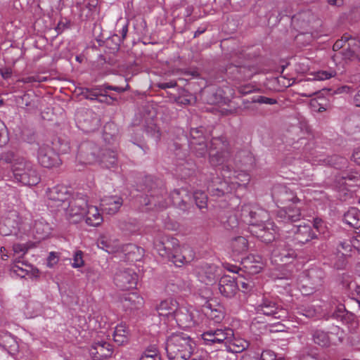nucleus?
<instances>
[{"instance_id": "obj_1", "label": "nucleus", "mask_w": 360, "mask_h": 360, "mask_svg": "<svg viewBox=\"0 0 360 360\" xmlns=\"http://www.w3.org/2000/svg\"><path fill=\"white\" fill-rule=\"evenodd\" d=\"M198 132L197 129L191 130V135L193 139L189 141V145L197 155L204 156L207 152V146L203 137L197 140L194 136V134ZM208 153L210 163L214 167H220L219 169L223 179L222 181H214L219 184L217 187H208L212 195L219 197L225 193H232L238 188L245 187L248 184L250 180L248 173L243 170L231 169L235 164V160L231 158L227 142L224 138L212 139Z\"/></svg>"}, {"instance_id": "obj_2", "label": "nucleus", "mask_w": 360, "mask_h": 360, "mask_svg": "<svg viewBox=\"0 0 360 360\" xmlns=\"http://www.w3.org/2000/svg\"><path fill=\"white\" fill-rule=\"evenodd\" d=\"M239 221L249 226L250 232L264 243L273 241L277 228L269 221V214L256 204L243 205L240 210Z\"/></svg>"}, {"instance_id": "obj_3", "label": "nucleus", "mask_w": 360, "mask_h": 360, "mask_svg": "<svg viewBox=\"0 0 360 360\" xmlns=\"http://www.w3.org/2000/svg\"><path fill=\"white\" fill-rule=\"evenodd\" d=\"M202 344L217 348L224 347L232 353H240L248 348L249 341L235 336L233 330L229 328L210 329L201 335Z\"/></svg>"}, {"instance_id": "obj_4", "label": "nucleus", "mask_w": 360, "mask_h": 360, "mask_svg": "<svg viewBox=\"0 0 360 360\" xmlns=\"http://www.w3.org/2000/svg\"><path fill=\"white\" fill-rule=\"evenodd\" d=\"M6 162L11 165V171L14 179L25 186H35L41 180L34 165L22 157H17L13 153L4 155Z\"/></svg>"}, {"instance_id": "obj_5", "label": "nucleus", "mask_w": 360, "mask_h": 360, "mask_svg": "<svg viewBox=\"0 0 360 360\" xmlns=\"http://www.w3.org/2000/svg\"><path fill=\"white\" fill-rule=\"evenodd\" d=\"M194 347V341L183 333L171 335L165 343V350L169 360H187Z\"/></svg>"}, {"instance_id": "obj_6", "label": "nucleus", "mask_w": 360, "mask_h": 360, "mask_svg": "<svg viewBox=\"0 0 360 360\" xmlns=\"http://www.w3.org/2000/svg\"><path fill=\"white\" fill-rule=\"evenodd\" d=\"M154 246L160 256L171 261L176 266H181L194 257L192 250H190L191 254L188 257L179 254V241L174 238L162 236L155 240Z\"/></svg>"}, {"instance_id": "obj_7", "label": "nucleus", "mask_w": 360, "mask_h": 360, "mask_svg": "<svg viewBox=\"0 0 360 360\" xmlns=\"http://www.w3.org/2000/svg\"><path fill=\"white\" fill-rule=\"evenodd\" d=\"M359 47V41L352 37L349 34H345L342 38L333 44V49L336 53L333 56L335 63H339L338 59L342 56L343 59L348 60L355 57L354 52Z\"/></svg>"}, {"instance_id": "obj_8", "label": "nucleus", "mask_w": 360, "mask_h": 360, "mask_svg": "<svg viewBox=\"0 0 360 360\" xmlns=\"http://www.w3.org/2000/svg\"><path fill=\"white\" fill-rule=\"evenodd\" d=\"M98 149L96 146H90L85 152L82 153L83 158L86 164L98 162L103 167L110 168L112 165L111 161L112 155L110 149H101L99 154L96 155Z\"/></svg>"}, {"instance_id": "obj_9", "label": "nucleus", "mask_w": 360, "mask_h": 360, "mask_svg": "<svg viewBox=\"0 0 360 360\" xmlns=\"http://www.w3.org/2000/svg\"><path fill=\"white\" fill-rule=\"evenodd\" d=\"M198 311L193 309H187L186 307H177V309L172 317L177 323V325L184 329L191 328L198 323L196 319Z\"/></svg>"}, {"instance_id": "obj_10", "label": "nucleus", "mask_w": 360, "mask_h": 360, "mask_svg": "<svg viewBox=\"0 0 360 360\" xmlns=\"http://www.w3.org/2000/svg\"><path fill=\"white\" fill-rule=\"evenodd\" d=\"M87 202L84 198H78L71 200L65 210L67 219L71 223H77L84 218L87 207Z\"/></svg>"}, {"instance_id": "obj_11", "label": "nucleus", "mask_w": 360, "mask_h": 360, "mask_svg": "<svg viewBox=\"0 0 360 360\" xmlns=\"http://www.w3.org/2000/svg\"><path fill=\"white\" fill-rule=\"evenodd\" d=\"M20 218L15 210L7 212L0 222V233L4 236H9L15 233L19 229Z\"/></svg>"}, {"instance_id": "obj_12", "label": "nucleus", "mask_w": 360, "mask_h": 360, "mask_svg": "<svg viewBox=\"0 0 360 360\" xmlns=\"http://www.w3.org/2000/svg\"><path fill=\"white\" fill-rule=\"evenodd\" d=\"M195 275L200 282L212 285L221 275L220 269L214 264H202L196 267Z\"/></svg>"}, {"instance_id": "obj_13", "label": "nucleus", "mask_w": 360, "mask_h": 360, "mask_svg": "<svg viewBox=\"0 0 360 360\" xmlns=\"http://www.w3.org/2000/svg\"><path fill=\"white\" fill-rule=\"evenodd\" d=\"M37 158L39 164L47 168L58 165L60 160L58 153L48 144L39 146Z\"/></svg>"}, {"instance_id": "obj_14", "label": "nucleus", "mask_w": 360, "mask_h": 360, "mask_svg": "<svg viewBox=\"0 0 360 360\" xmlns=\"http://www.w3.org/2000/svg\"><path fill=\"white\" fill-rule=\"evenodd\" d=\"M255 309L257 313L272 316L275 319H283L286 316V311L284 309H278L275 302L266 297L262 298Z\"/></svg>"}, {"instance_id": "obj_15", "label": "nucleus", "mask_w": 360, "mask_h": 360, "mask_svg": "<svg viewBox=\"0 0 360 360\" xmlns=\"http://www.w3.org/2000/svg\"><path fill=\"white\" fill-rule=\"evenodd\" d=\"M273 198L278 203L285 205L288 202H292L291 205L300 202V200L296 198L292 191V188L285 186H279L275 187L273 191Z\"/></svg>"}, {"instance_id": "obj_16", "label": "nucleus", "mask_w": 360, "mask_h": 360, "mask_svg": "<svg viewBox=\"0 0 360 360\" xmlns=\"http://www.w3.org/2000/svg\"><path fill=\"white\" fill-rule=\"evenodd\" d=\"M218 290L224 297H233L238 290V282L236 281L235 278L224 275L219 279Z\"/></svg>"}, {"instance_id": "obj_17", "label": "nucleus", "mask_w": 360, "mask_h": 360, "mask_svg": "<svg viewBox=\"0 0 360 360\" xmlns=\"http://www.w3.org/2000/svg\"><path fill=\"white\" fill-rule=\"evenodd\" d=\"M117 285L124 290L134 289L137 285L138 275L131 269H127L116 276Z\"/></svg>"}, {"instance_id": "obj_18", "label": "nucleus", "mask_w": 360, "mask_h": 360, "mask_svg": "<svg viewBox=\"0 0 360 360\" xmlns=\"http://www.w3.org/2000/svg\"><path fill=\"white\" fill-rule=\"evenodd\" d=\"M112 347L106 342H97L90 349V354L94 360H105L111 357Z\"/></svg>"}, {"instance_id": "obj_19", "label": "nucleus", "mask_w": 360, "mask_h": 360, "mask_svg": "<svg viewBox=\"0 0 360 360\" xmlns=\"http://www.w3.org/2000/svg\"><path fill=\"white\" fill-rule=\"evenodd\" d=\"M107 89L112 90L111 86H108L105 89H85L82 91V94L86 98L90 100H97L101 103H105L110 104L112 102V97L107 94Z\"/></svg>"}, {"instance_id": "obj_20", "label": "nucleus", "mask_w": 360, "mask_h": 360, "mask_svg": "<svg viewBox=\"0 0 360 360\" xmlns=\"http://www.w3.org/2000/svg\"><path fill=\"white\" fill-rule=\"evenodd\" d=\"M290 231L294 234V240L301 244H304L316 237L314 233L311 232V226L309 224L293 225Z\"/></svg>"}, {"instance_id": "obj_21", "label": "nucleus", "mask_w": 360, "mask_h": 360, "mask_svg": "<svg viewBox=\"0 0 360 360\" xmlns=\"http://www.w3.org/2000/svg\"><path fill=\"white\" fill-rule=\"evenodd\" d=\"M0 347L11 355L18 352V343L15 338L9 333L0 331Z\"/></svg>"}, {"instance_id": "obj_22", "label": "nucleus", "mask_w": 360, "mask_h": 360, "mask_svg": "<svg viewBox=\"0 0 360 360\" xmlns=\"http://www.w3.org/2000/svg\"><path fill=\"white\" fill-rule=\"evenodd\" d=\"M278 217L281 221H297L300 219L301 212L298 207H294V205L283 206L278 211Z\"/></svg>"}, {"instance_id": "obj_23", "label": "nucleus", "mask_w": 360, "mask_h": 360, "mask_svg": "<svg viewBox=\"0 0 360 360\" xmlns=\"http://www.w3.org/2000/svg\"><path fill=\"white\" fill-rule=\"evenodd\" d=\"M178 303L173 299L162 301L157 307V311L160 316L172 318L174 316L178 307Z\"/></svg>"}, {"instance_id": "obj_24", "label": "nucleus", "mask_w": 360, "mask_h": 360, "mask_svg": "<svg viewBox=\"0 0 360 360\" xmlns=\"http://www.w3.org/2000/svg\"><path fill=\"white\" fill-rule=\"evenodd\" d=\"M129 330L124 323H120L114 328V342L124 345L129 342Z\"/></svg>"}, {"instance_id": "obj_25", "label": "nucleus", "mask_w": 360, "mask_h": 360, "mask_svg": "<svg viewBox=\"0 0 360 360\" xmlns=\"http://www.w3.org/2000/svg\"><path fill=\"white\" fill-rule=\"evenodd\" d=\"M51 231L49 224L44 219L36 220L32 227V232L36 238L41 240L46 238Z\"/></svg>"}, {"instance_id": "obj_26", "label": "nucleus", "mask_w": 360, "mask_h": 360, "mask_svg": "<svg viewBox=\"0 0 360 360\" xmlns=\"http://www.w3.org/2000/svg\"><path fill=\"white\" fill-rule=\"evenodd\" d=\"M84 218L85 219L86 223L92 226L99 225L103 221V218L100 214L98 208L95 206L87 205Z\"/></svg>"}, {"instance_id": "obj_27", "label": "nucleus", "mask_w": 360, "mask_h": 360, "mask_svg": "<svg viewBox=\"0 0 360 360\" xmlns=\"http://www.w3.org/2000/svg\"><path fill=\"white\" fill-rule=\"evenodd\" d=\"M124 306L127 308L136 309L142 306L143 299L137 292H131L124 295L122 298Z\"/></svg>"}, {"instance_id": "obj_28", "label": "nucleus", "mask_w": 360, "mask_h": 360, "mask_svg": "<svg viewBox=\"0 0 360 360\" xmlns=\"http://www.w3.org/2000/svg\"><path fill=\"white\" fill-rule=\"evenodd\" d=\"M306 158L307 161L309 162L303 163L301 161L296 160L294 161V165L309 171V168L307 167H309L314 165L330 164V161L323 158L322 155H314V153H311L310 155L306 156Z\"/></svg>"}, {"instance_id": "obj_29", "label": "nucleus", "mask_w": 360, "mask_h": 360, "mask_svg": "<svg viewBox=\"0 0 360 360\" xmlns=\"http://www.w3.org/2000/svg\"><path fill=\"white\" fill-rule=\"evenodd\" d=\"M345 223L354 229L360 228V211L355 207H351L344 214Z\"/></svg>"}, {"instance_id": "obj_30", "label": "nucleus", "mask_w": 360, "mask_h": 360, "mask_svg": "<svg viewBox=\"0 0 360 360\" xmlns=\"http://www.w3.org/2000/svg\"><path fill=\"white\" fill-rule=\"evenodd\" d=\"M340 189L345 188L348 191H352V187L360 186V175L357 173H349L342 176Z\"/></svg>"}, {"instance_id": "obj_31", "label": "nucleus", "mask_w": 360, "mask_h": 360, "mask_svg": "<svg viewBox=\"0 0 360 360\" xmlns=\"http://www.w3.org/2000/svg\"><path fill=\"white\" fill-rule=\"evenodd\" d=\"M67 190L63 186H55L52 188H49L47 191V196L49 199L56 202H65L66 199Z\"/></svg>"}, {"instance_id": "obj_32", "label": "nucleus", "mask_w": 360, "mask_h": 360, "mask_svg": "<svg viewBox=\"0 0 360 360\" xmlns=\"http://www.w3.org/2000/svg\"><path fill=\"white\" fill-rule=\"evenodd\" d=\"M231 247L234 254L241 255L247 252L248 243L245 237L239 236L232 240Z\"/></svg>"}, {"instance_id": "obj_33", "label": "nucleus", "mask_w": 360, "mask_h": 360, "mask_svg": "<svg viewBox=\"0 0 360 360\" xmlns=\"http://www.w3.org/2000/svg\"><path fill=\"white\" fill-rule=\"evenodd\" d=\"M336 75V71L333 69L328 70H319L311 72L309 77L307 79V81H324L329 79Z\"/></svg>"}, {"instance_id": "obj_34", "label": "nucleus", "mask_w": 360, "mask_h": 360, "mask_svg": "<svg viewBox=\"0 0 360 360\" xmlns=\"http://www.w3.org/2000/svg\"><path fill=\"white\" fill-rule=\"evenodd\" d=\"M314 342L321 347H327L333 340L332 338L323 330H316L313 334Z\"/></svg>"}, {"instance_id": "obj_35", "label": "nucleus", "mask_w": 360, "mask_h": 360, "mask_svg": "<svg viewBox=\"0 0 360 360\" xmlns=\"http://www.w3.org/2000/svg\"><path fill=\"white\" fill-rule=\"evenodd\" d=\"M139 360H161V357L156 347L150 346L142 353Z\"/></svg>"}, {"instance_id": "obj_36", "label": "nucleus", "mask_w": 360, "mask_h": 360, "mask_svg": "<svg viewBox=\"0 0 360 360\" xmlns=\"http://www.w3.org/2000/svg\"><path fill=\"white\" fill-rule=\"evenodd\" d=\"M347 127L351 134H360V115H354L349 118L347 122Z\"/></svg>"}, {"instance_id": "obj_37", "label": "nucleus", "mask_w": 360, "mask_h": 360, "mask_svg": "<svg viewBox=\"0 0 360 360\" xmlns=\"http://www.w3.org/2000/svg\"><path fill=\"white\" fill-rule=\"evenodd\" d=\"M193 198L195 201L197 206L202 209L207 205V195L202 191H195L193 193Z\"/></svg>"}, {"instance_id": "obj_38", "label": "nucleus", "mask_w": 360, "mask_h": 360, "mask_svg": "<svg viewBox=\"0 0 360 360\" xmlns=\"http://www.w3.org/2000/svg\"><path fill=\"white\" fill-rule=\"evenodd\" d=\"M273 255L274 257H281V261L282 262H287L286 259L293 258L295 255V252L292 250L286 249L282 250L281 252H279L278 250H274Z\"/></svg>"}, {"instance_id": "obj_39", "label": "nucleus", "mask_w": 360, "mask_h": 360, "mask_svg": "<svg viewBox=\"0 0 360 360\" xmlns=\"http://www.w3.org/2000/svg\"><path fill=\"white\" fill-rule=\"evenodd\" d=\"M297 309L299 314L303 315L308 318L314 317L317 314V309L312 307H305L304 306H300L297 307Z\"/></svg>"}, {"instance_id": "obj_40", "label": "nucleus", "mask_w": 360, "mask_h": 360, "mask_svg": "<svg viewBox=\"0 0 360 360\" xmlns=\"http://www.w3.org/2000/svg\"><path fill=\"white\" fill-rule=\"evenodd\" d=\"M314 227L320 234L323 235V237L327 236L328 228L325 222L321 219H315L314 221Z\"/></svg>"}, {"instance_id": "obj_41", "label": "nucleus", "mask_w": 360, "mask_h": 360, "mask_svg": "<svg viewBox=\"0 0 360 360\" xmlns=\"http://www.w3.org/2000/svg\"><path fill=\"white\" fill-rule=\"evenodd\" d=\"M146 134L150 136L155 142H157L160 138V133L157 126L154 124H151L148 126L146 129Z\"/></svg>"}, {"instance_id": "obj_42", "label": "nucleus", "mask_w": 360, "mask_h": 360, "mask_svg": "<svg viewBox=\"0 0 360 360\" xmlns=\"http://www.w3.org/2000/svg\"><path fill=\"white\" fill-rule=\"evenodd\" d=\"M8 140L9 138L6 127L0 120V147L6 145Z\"/></svg>"}, {"instance_id": "obj_43", "label": "nucleus", "mask_w": 360, "mask_h": 360, "mask_svg": "<svg viewBox=\"0 0 360 360\" xmlns=\"http://www.w3.org/2000/svg\"><path fill=\"white\" fill-rule=\"evenodd\" d=\"M83 253L81 250L77 251L73 257V263L72 264V266L73 268H79L82 267L84 262L82 257Z\"/></svg>"}, {"instance_id": "obj_44", "label": "nucleus", "mask_w": 360, "mask_h": 360, "mask_svg": "<svg viewBox=\"0 0 360 360\" xmlns=\"http://www.w3.org/2000/svg\"><path fill=\"white\" fill-rule=\"evenodd\" d=\"M296 173H297L299 175V179H300V184L302 186H309L310 183L309 181H311V175L309 172H307L306 174L302 172V171H296Z\"/></svg>"}, {"instance_id": "obj_45", "label": "nucleus", "mask_w": 360, "mask_h": 360, "mask_svg": "<svg viewBox=\"0 0 360 360\" xmlns=\"http://www.w3.org/2000/svg\"><path fill=\"white\" fill-rule=\"evenodd\" d=\"M98 246L99 248L110 253L112 250V248L110 241H108L105 238L102 237L98 241Z\"/></svg>"}, {"instance_id": "obj_46", "label": "nucleus", "mask_w": 360, "mask_h": 360, "mask_svg": "<svg viewBox=\"0 0 360 360\" xmlns=\"http://www.w3.org/2000/svg\"><path fill=\"white\" fill-rule=\"evenodd\" d=\"M184 192V190H174L171 194L172 202L174 205H179L180 202H184V200L181 198V195Z\"/></svg>"}, {"instance_id": "obj_47", "label": "nucleus", "mask_w": 360, "mask_h": 360, "mask_svg": "<svg viewBox=\"0 0 360 360\" xmlns=\"http://www.w3.org/2000/svg\"><path fill=\"white\" fill-rule=\"evenodd\" d=\"M135 250L139 251L140 249L133 244H127L122 248V251L124 253V255H128V259H131L130 255L131 252H134Z\"/></svg>"}, {"instance_id": "obj_48", "label": "nucleus", "mask_w": 360, "mask_h": 360, "mask_svg": "<svg viewBox=\"0 0 360 360\" xmlns=\"http://www.w3.org/2000/svg\"><path fill=\"white\" fill-rule=\"evenodd\" d=\"M58 255L56 252H51L49 253V255L47 258V266L49 267H53L58 262Z\"/></svg>"}, {"instance_id": "obj_49", "label": "nucleus", "mask_w": 360, "mask_h": 360, "mask_svg": "<svg viewBox=\"0 0 360 360\" xmlns=\"http://www.w3.org/2000/svg\"><path fill=\"white\" fill-rule=\"evenodd\" d=\"M352 243L350 241H344L340 243V246L338 247V250H342L344 252H342V255H346L348 252L352 250Z\"/></svg>"}, {"instance_id": "obj_50", "label": "nucleus", "mask_w": 360, "mask_h": 360, "mask_svg": "<svg viewBox=\"0 0 360 360\" xmlns=\"http://www.w3.org/2000/svg\"><path fill=\"white\" fill-rule=\"evenodd\" d=\"M348 288L349 290L354 289L356 293V297L355 298L356 302H357L359 307L360 308V285H357L355 282H350L348 284Z\"/></svg>"}, {"instance_id": "obj_51", "label": "nucleus", "mask_w": 360, "mask_h": 360, "mask_svg": "<svg viewBox=\"0 0 360 360\" xmlns=\"http://www.w3.org/2000/svg\"><path fill=\"white\" fill-rule=\"evenodd\" d=\"M12 270L20 277H25L28 272L27 270L24 269L22 267L20 266L19 262L15 263L13 265Z\"/></svg>"}, {"instance_id": "obj_52", "label": "nucleus", "mask_w": 360, "mask_h": 360, "mask_svg": "<svg viewBox=\"0 0 360 360\" xmlns=\"http://www.w3.org/2000/svg\"><path fill=\"white\" fill-rule=\"evenodd\" d=\"M278 358L274 352L271 350H265L262 353L259 360H276Z\"/></svg>"}, {"instance_id": "obj_53", "label": "nucleus", "mask_w": 360, "mask_h": 360, "mask_svg": "<svg viewBox=\"0 0 360 360\" xmlns=\"http://www.w3.org/2000/svg\"><path fill=\"white\" fill-rule=\"evenodd\" d=\"M13 250L14 253L19 254L22 256L27 252V248L25 245L18 243L13 245Z\"/></svg>"}, {"instance_id": "obj_54", "label": "nucleus", "mask_w": 360, "mask_h": 360, "mask_svg": "<svg viewBox=\"0 0 360 360\" xmlns=\"http://www.w3.org/2000/svg\"><path fill=\"white\" fill-rule=\"evenodd\" d=\"M46 80V77L39 76H30L22 79L24 83L41 82Z\"/></svg>"}, {"instance_id": "obj_55", "label": "nucleus", "mask_w": 360, "mask_h": 360, "mask_svg": "<svg viewBox=\"0 0 360 360\" xmlns=\"http://www.w3.org/2000/svg\"><path fill=\"white\" fill-rule=\"evenodd\" d=\"M256 101L259 103H265V104H269V105H273V104L276 103V99L265 97V96L258 97V98L256 100Z\"/></svg>"}, {"instance_id": "obj_56", "label": "nucleus", "mask_w": 360, "mask_h": 360, "mask_svg": "<svg viewBox=\"0 0 360 360\" xmlns=\"http://www.w3.org/2000/svg\"><path fill=\"white\" fill-rule=\"evenodd\" d=\"M352 159L357 165H360V148H357L354 150Z\"/></svg>"}, {"instance_id": "obj_57", "label": "nucleus", "mask_w": 360, "mask_h": 360, "mask_svg": "<svg viewBox=\"0 0 360 360\" xmlns=\"http://www.w3.org/2000/svg\"><path fill=\"white\" fill-rule=\"evenodd\" d=\"M300 360H324V358L316 354L303 356Z\"/></svg>"}, {"instance_id": "obj_58", "label": "nucleus", "mask_w": 360, "mask_h": 360, "mask_svg": "<svg viewBox=\"0 0 360 360\" xmlns=\"http://www.w3.org/2000/svg\"><path fill=\"white\" fill-rule=\"evenodd\" d=\"M352 245L354 248L360 250V235H357L351 240Z\"/></svg>"}, {"instance_id": "obj_59", "label": "nucleus", "mask_w": 360, "mask_h": 360, "mask_svg": "<svg viewBox=\"0 0 360 360\" xmlns=\"http://www.w3.org/2000/svg\"><path fill=\"white\" fill-rule=\"evenodd\" d=\"M224 267L227 271L232 273H238L239 268L235 265L231 264H224Z\"/></svg>"}, {"instance_id": "obj_60", "label": "nucleus", "mask_w": 360, "mask_h": 360, "mask_svg": "<svg viewBox=\"0 0 360 360\" xmlns=\"http://www.w3.org/2000/svg\"><path fill=\"white\" fill-rule=\"evenodd\" d=\"M317 104H318V102L316 100L311 101L310 105L314 110L318 111V112H323L326 110L325 108L323 106H320L319 108H316Z\"/></svg>"}, {"instance_id": "obj_61", "label": "nucleus", "mask_w": 360, "mask_h": 360, "mask_svg": "<svg viewBox=\"0 0 360 360\" xmlns=\"http://www.w3.org/2000/svg\"><path fill=\"white\" fill-rule=\"evenodd\" d=\"M299 72L304 73L309 70L308 64H305L304 63H300L297 65L296 69Z\"/></svg>"}, {"instance_id": "obj_62", "label": "nucleus", "mask_w": 360, "mask_h": 360, "mask_svg": "<svg viewBox=\"0 0 360 360\" xmlns=\"http://www.w3.org/2000/svg\"><path fill=\"white\" fill-rule=\"evenodd\" d=\"M336 92L338 94L350 93L351 87L349 86H342L337 89Z\"/></svg>"}, {"instance_id": "obj_63", "label": "nucleus", "mask_w": 360, "mask_h": 360, "mask_svg": "<svg viewBox=\"0 0 360 360\" xmlns=\"http://www.w3.org/2000/svg\"><path fill=\"white\" fill-rule=\"evenodd\" d=\"M1 74L3 78L8 79L11 76L12 71L10 68H6L5 70H1Z\"/></svg>"}, {"instance_id": "obj_64", "label": "nucleus", "mask_w": 360, "mask_h": 360, "mask_svg": "<svg viewBox=\"0 0 360 360\" xmlns=\"http://www.w3.org/2000/svg\"><path fill=\"white\" fill-rule=\"evenodd\" d=\"M354 102L356 106L360 107V90L354 96Z\"/></svg>"}]
</instances>
